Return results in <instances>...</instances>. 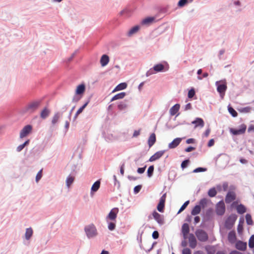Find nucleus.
I'll list each match as a JSON object with an SVG mask.
<instances>
[{
    "mask_svg": "<svg viewBox=\"0 0 254 254\" xmlns=\"http://www.w3.org/2000/svg\"><path fill=\"white\" fill-rule=\"evenodd\" d=\"M152 216L153 218L160 225H163L164 223V218L163 215L160 214L156 211H154L152 213Z\"/></svg>",
    "mask_w": 254,
    "mask_h": 254,
    "instance_id": "nucleus-10",
    "label": "nucleus"
},
{
    "mask_svg": "<svg viewBox=\"0 0 254 254\" xmlns=\"http://www.w3.org/2000/svg\"><path fill=\"white\" fill-rule=\"evenodd\" d=\"M192 124L195 125V127H196L198 126L202 127L204 125L203 120L199 118H196L194 121L192 122Z\"/></svg>",
    "mask_w": 254,
    "mask_h": 254,
    "instance_id": "nucleus-20",
    "label": "nucleus"
},
{
    "mask_svg": "<svg viewBox=\"0 0 254 254\" xmlns=\"http://www.w3.org/2000/svg\"><path fill=\"white\" fill-rule=\"evenodd\" d=\"M206 170V168L199 167V168H196L195 169H194L193 171V172H194V173H198V172H204Z\"/></svg>",
    "mask_w": 254,
    "mask_h": 254,
    "instance_id": "nucleus-49",
    "label": "nucleus"
},
{
    "mask_svg": "<svg viewBox=\"0 0 254 254\" xmlns=\"http://www.w3.org/2000/svg\"><path fill=\"white\" fill-rule=\"evenodd\" d=\"M141 186L140 185L137 186L134 188V192L136 193H138L141 190Z\"/></svg>",
    "mask_w": 254,
    "mask_h": 254,
    "instance_id": "nucleus-53",
    "label": "nucleus"
},
{
    "mask_svg": "<svg viewBox=\"0 0 254 254\" xmlns=\"http://www.w3.org/2000/svg\"><path fill=\"white\" fill-rule=\"evenodd\" d=\"M109 62V58L106 55H103L100 59V64L102 66H106Z\"/></svg>",
    "mask_w": 254,
    "mask_h": 254,
    "instance_id": "nucleus-21",
    "label": "nucleus"
},
{
    "mask_svg": "<svg viewBox=\"0 0 254 254\" xmlns=\"http://www.w3.org/2000/svg\"><path fill=\"white\" fill-rule=\"evenodd\" d=\"M24 147V146L22 144H21L20 145H19L17 148H16V150L18 151V152H20L21 151Z\"/></svg>",
    "mask_w": 254,
    "mask_h": 254,
    "instance_id": "nucleus-58",
    "label": "nucleus"
},
{
    "mask_svg": "<svg viewBox=\"0 0 254 254\" xmlns=\"http://www.w3.org/2000/svg\"><path fill=\"white\" fill-rule=\"evenodd\" d=\"M116 224L114 222H110L108 224V229L112 231L115 229Z\"/></svg>",
    "mask_w": 254,
    "mask_h": 254,
    "instance_id": "nucleus-47",
    "label": "nucleus"
},
{
    "mask_svg": "<svg viewBox=\"0 0 254 254\" xmlns=\"http://www.w3.org/2000/svg\"><path fill=\"white\" fill-rule=\"evenodd\" d=\"M194 223H197L200 221V218L199 216H195L194 219Z\"/></svg>",
    "mask_w": 254,
    "mask_h": 254,
    "instance_id": "nucleus-63",
    "label": "nucleus"
},
{
    "mask_svg": "<svg viewBox=\"0 0 254 254\" xmlns=\"http://www.w3.org/2000/svg\"><path fill=\"white\" fill-rule=\"evenodd\" d=\"M246 220L247 223L248 225H252L253 224V220L252 219L251 215L249 214H247L246 215Z\"/></svg>",
    "mask_w": 254,
    "mask_h": 254,
    "instance_id": "nucleus-40",
    "label": "nucleus"
},
{
    "mask_svg": "<svg viewBox=\"0 0 254 254\" xmlns=\"http://www.w3.org/2000/svg\"><path fill=\"white\" fill-rule=\"evenodd\" d=\"M216 85L217 86V91L219 93L221 97L223 98L227 89L226 80L216 81Z\"/></svg>",
    "mask_w": 254,
    "mask_h": 254,
    "instance_id": "nucleus-1",
    "label": "nucleus"
},
{
    "mask_svg": "<svg viewBox=\"0 0 254 254\" xmlns=\"http://www.w3.org/2000/svg\"><path fill=\"white\" fill-rule=\"evenodd\" d=\"M154 20L155 18L154 17H148L143 19L141 23L142 25H149L152 23Z\"/></svg>",
    "mask_w": 254,
    "mask_h": 254,
    "instance_id": "nucleus-24",
    "label": "nucleus"
},
{
    "mask_svg": "<svg viewBox=\"0 0 254 254\" xmlns=\"http://www.w3.org/2000/svg\"><path fill=\"white\" fill-rule=\"evenodd\" d=\"M127 84L126 83H125V82L121 83L118 84L115 87V88L113 90V92L122 90H124V89H126L127 88Z\"/></svg>",
    "mask_w": 254,
    "mask_h": 254,
    "instance_id": "nucleus-26",
    "label": "nucleus"
},
{
    "mask_svg": "<svg viewBox=\"0 0 254 254\" xmlns=\"http://www.w3.org/2000/svg\"><path fill=\"white\" fill-rule=\"evenodd\" d=\"M32 130V126L30 125L25 126L20 131V138H22L27 136L31 132Z\"/></svg>",
    "mask_w": 254,
    "mask_h": 254,
    "instance_id": "nucleus-7",
    "label": "nucleus"
},
{
    "mask_svg": "<svg viewBox=\"0 0 254 254\" xmlns=\"http://www.w3.org/2000/svg\"><path fill=\"white\" fill-rule=\"evenodd\" d=\"M229 112L234 117H236L238 116L237 112L232 107L229 106L228 108Z\"/></svg>",
    "mask_w": 254,
    "mask_h": 254,
    "instance_id": "nucleus-37",
    "label": "nucleus"
},
{
    "mask_svg": "<svg viewBox=\"0 0 254 254\" xmlns=\"http://www.w3.org/2000/svg\"><path fill=\"white\" fill-rule=\"evenodd\" d=\"M230 254H242V253H241L240 252H238L237 251H233L232 252H231Z\"/></svg>",
    "mask_w": 254,
    "mask_h": 254,
    "instance_id": "nucleus-64",
    "label": "nucleus"
},
{
    "mask_svg": "<svg viewBox=\"0 0 254 254\" xmlns=\"http://www.w3.org/2000/svg\"><path fill=\"white\" fill-rule=\"evenodd\" d=\"M146 168V166L142 167V168H139L137 169V173L139 174H142L144 172Z\"/></svg>",
    "mask_w": 254,
    "mask_h": 254,
    "instance_id": "nucleus-54",
    "label": "nucleus"
},
{
    "mask_svg": "<svg viewBox=\"0 0 254 254\" xmlns=\"http://www.w3.org/2000/svg\"><path fill=\"white\" fill-rule=\"evenodd\" d=\"M236 198V195L234 192L230 191L227 194L225 197V202L227 203H229Z\"/></svg>",
    "mask_w": 254,
    "mask_h": 254,
    "instance_id": "nucleus-16",
    "label": "nucleus"
},
{
    "mask_svg": "<svg viewBox=\"0 0 254 254\" xmlns=\"http://www.w3.org/2000/svg\"><path fill=\"white\" fill-rule=\"evenodd\" d=\"M200 205H196L192 209L191 214L192 215H196L197 214H198L200 212Z\"/></svg>",
    "mask_w": 254,
    "mask_h": 254,
    "instance_id": "nucleus-27",
    "label": "nucleus"
},
{
    "mask_svg": "<svg viewBox=\"0 0 254 254\" xmlns=\"http://www.w3.org/2000/svg\"><path fill=\"white\" fill-rule=\"evenodd\" d=\"M164 150L159 151L156 152L154 155L150 157L149 159V161L153 162L159 159L164 155Z\"/></svg>",
    "mask_w": 254,
    "mask_h": 254,
    "instance_id": "nucleus-14",
    "label": "nucleus"
},
{
    "mask_svg": "<svg viewBox=\"0 0 254 254\" xmlns=\"http://www.w3.org/2000/svg\"><path fill=\"white\" fill-rule=\"evenodd\" d=\"M208 202V199L205 198L201 199L199 202V205H200V207L204 208L207 205Z\"/></svg>",
    "mask_w": 254,
    "mask_h": 254,
    "instance_id": "nucleus-35",
    "label": "nucleus"
},
{
    "mask_svg": "<svg viewBox=\"0 0 254 254\" xmlns=\"http://www.w3.org/2000/svg\"><path fill=\"white\" fill-rule=\"evenodd\" d=\"M195 95V91L193 89H191L188 92V97L189 98H192Z\"/></svg>",
    "mask_w": 254,
    "mask_h": 254,
    "instance_id": "nucleus-46",
    "label": "nucleus"
},
{
    "mask_svg": "<svg viewBox=\"0 0 254 254\" xmlns=\"http://www.w3.org/2000/svg\"><path fill=\"white\" fill-rule=\"evenodd\" d=\"M59 118H60V116L58 114L55 115L53 117L52 121V124L53 125H55V124H56L58 122V121L59 119Z\"/></svg>",
    "mask_w": 254,
    "mask_h": 254,
    "instance_id": "nucleus-43",
    "label": "nucleus"
},
{
    "mask_svg": "<svg viewBox=\"0 0 254 254\" xmlns=\"http://www.w3.org/2000/svg\"><path fill=\"white\" fill-rule=\"evenodd\" d=\"M49 110L47 108H45L42 111L40 116L42 119H45L49 116Z\"/></svg>",
    "mask_w": 254,
    "mask_h": 254,
    "instance_id": "nucleus-33",
    "label": "nucleus"
},
{
    "mask_svg": "<svg viewBox=\"0 0 254 254\" xmlns=\"http://www.w3.org/2000/svg\"><path fill=\"white\" fill-rule=\"evenodd\" d=\"M127 107V104L123 102H120L118 105V108L120 110H125Z\"/></svg>",
    "mask_w": 254,
    "mask_h": 254,
    "instance_id": "nucleus-38",
    "label": "nucleus"
},
{
    "mask_svg": "<svg viewBox=\"0 0 254 254\" xmlns=\"http://www.w3.org/2000/svg\"><path fill=\"white\" fill-rule=\"evenodd\" d=\"M140 129L135 130L133 134V137H136L140 134Z\"/></svg>",
    "mask_w": 254,
    "mask_h": 254,
    "instance_id": "nucleus-56",
    "label": "nucleus"
},
{
    "mask_svg": "<svg viewBox=\"0 0 254 254\" xmlns=\"http://www.w3.org/2000/svg\"><path fill=\"white\" fill-rule=\"evenodd\" d=\"M195 150V148L193 147L190 146L185 149V151L187 152H190Z\"/></svg>",
    "mask_w": 254,
    "mask_h": 254,
    "instance_id": "nucleus-55",
    "label": "nucleus"
},
{
    "mask_svg": "<svg viewBox=\"0 0 254 254\" xmlns=\"http://www.w3.org/2000/svg\"><path fill=\"white\" fill-rule=\"evenodd\" d=\"M139 26H135L131 28L128 32V36H130L133 34L136 33L139 30Z\"/></svg>",
    "mask_w": 254,
    "mask_h": 254,
    "instance_id": "nucleus-32",
    "label": "nucleus"
},
{
    "mask_svg": "<svg viewBox=\"0 0 254 254\" xmlns=\"http://www.w3.org/2000/svg\"><path fill=\"white\" fill-rule=\"evenodd\" d=\"M228 240L231 243H233L235 242L236 239V234L234 231H231L228 234Z\"/></svg>",
    "mask_w": 254,
    "mask_h": 254,
    "instance_id": "nucleus-25",
    "label": "nucleus"
},
{
    "mask_svg": "<svg viewBox=\"0 0 254 254\" xmlns=\"http://www.w3.org/2000/svg\"><path fill=\"white\" fill-rule=\"evenodd\" d=\"M191 105L190 103L187 104L185 106L186 110H190V109H191Z\"/></svg>",
    "mask_w": 254,
    "mask_h": 254,
    "instance_id": "nucleus-61",
    "label": "nucleus"
},
{
    "mask_svg": "<svg viewBox=\"0 0 254 254\" xmlns=\"http://www.w3.org/2000/svg\"><path fill=\"white\" fill-rule=\"evenodd\" d=\"M237 212L239 214H243L246 211V208L242 204L238 205L236 208Z\"/></svg>",
    "mask_w": 254,
    "mask_h": 254,
    "instance_id": "nucleus-29",
    "label": "nucleus"
},
{
    "mask_svg": "<svg viewBox=\"0 0 254 254\" xmlns=\"http://www.w3.org/2000/svg\"><path fill=\"white\" fill-rule=\"evenodd\" d=\"M189 162V160H186L183 161L182 164H181V167L183 169L186 168Z\"/></svg>",
    "mask_w": 254,
    "mask_h": 254,
    "instance_id": "nucleus-51",
    "label": "nucleus"
},
{
    "mask_svg": "<svg viewBox=\"0 0 254 254\" xmlns=\"http://www.w3.org/2000/svg\"><path fill=\"white\" fill-rule=\"evenodd\" d=\"M189 203H190V201L189 200H188V201H186L183 204V205L181 206V207L180 208V210L178 211V213H179L183 211L187 207V206L188 205Z\"/></svg>",
    "mask_w": 254,
    "mask_h": 254,
    "instance_id": "nucleus-42",
    "label": "nucleus"
},
{
    "mask_svg": "<svg viewBox=\"0 0 254 254\" xmlns=\"http://www.w3.org/2000/svg\"><path fill=\"white\" fill-rule=\"evenodd\" d=\"M247 128V126L245 124L241 125L238 129L231 128L230 129V132L233 135H237L244 134Z\"/></svg>",
    "mask_w": 254,
    "mask_h": 254,
    "instance_id": "nucleus-6",
    "label": "nucleus"
},
{
    "mask_svg": "<svg viewBox=\"0 0 254 254\" xmlns=\"http://www.w3.org/2000/svg\"><path fill=\"white\" fill-rule=\"evenodd\" d=\"M237 216L235 214H233L229 216L225 221V227L228 229H231L233 227L234 224H235V222L237 220Z\"/></svg>",
    "mask_w": 254,
    "mask_h": 254,
    "instance_id": "nucleus-5",
    "label": "nucleus"
},
{
    "mask_svg": "<svg viewBox=\"0 0 254 254\" xmlns=\"http://www.w3.org/2000/svg\"><path fill=\"white\" fill-rule=\"evenodd\" d=\"M100 186V182L99 181H97L95 182L91 187V191L93 192H95L98 190Z\"/></svg>",
    "mask_w": 254,
    "mask_h": 254,
    "instance_id": "nucleus-30",
    "label": "nucleus"
},
{
    "mask_svg": "<svg viewBox=\"0 0 254 254\" xmlns=\"http://www.w3.org/2000/svg\"><path fill=\"white\" fill-rule=\"evenodd\" d=\"M248 131H253L254 132V125H252L248 128Z\"/></svg>",
    "mask_w": 254,
    "mask_h": 254,
    "instance_id": "nucleus-62",
    "label": "nucleus"
},
{
    "mask_svg": "<svg viewBox=\"0 0 254 254\" xmlns=\"http://www.w3.org/2000/svg\"><path fill=\"white\" fill-rule=\"evenodd\" d=\"M180 106L179 104H177L171 108L169 113L171 116H174L179 111Z\"/></svg>",
    "mask_w": 254,
    "mask_h": 254,
    "instance_id": "nucleus-19",
    "label": "nucleus"
},
{
    "mask_svg": "<svg viewBox=\"0 0 254 254\" xmlns=\"http://www.w3.org/2000/svg\"><path fill=\"white\" fill-rule=\"evenodd\" d=\"M182 254H191V252L190 249L185 248L182 250Z\"/></svg>",
    "mask_w": 254,
    "mask_h": 254,
    "instance_id": "nucleus-50",
    "label": "nucleus"
},
{
    "mask_svg": "<svg viewBox=\"0 0 254 254\" xmlns=\"http://www.w3.org/2000/svg\"><path fill=\"white\" fill-rule=\"evenodd\" d=\"M195 234L198 240L200 242H206L208 239V236L207 233L203 230H196Z\"/></svg>",
    "mask_w": 254,
    "mask_h": 254,
    "instance_id": "nucleus-3",
    "label": "nucleus"
},
{
    "mask_svg": "<svg viewBox=\"0 0 254 254\" xmlns=\"http://www.w3.org/2000/svg\"><path fill=\"white\" fill-rule=\"evenodd\" d=\"M166 194L164 193L160 198L159 202L157 205V210L160 212H163L164 211L165 203L166 201Z\"/></svg>",
    "mask_w": 254,
    "mask_h": 254,
    "instance_id": "nucleus-11",
    "label": "nucleus"
},
{
    "mask_svg": "<svg viewBox=\"0 0 254 254\" xmlns=\"http://www.w3.org/2000/svg\"><path fill=\"white\" fill-rule=\"evenodd\" d=\"M225 212V205L223 201H219L216 206V212L218 215H222Z\"/></svg>",
    "mask_w": 254,
    "mask_h": 254,
    "instance_id": "nucleus-8",
    "label": "nucleus"
},
{
    "mask_svg": "<svg viewBox=\"0 0 254 254\" xmlns=\"http://www.w3.org/2000/svg\"><path fill=\"white\" fill-rule=\"evenodd\" d=\"M85 90V86L84 84H81L77 86L75 93L77 95L82 94Z\"/></svg>",
    "mask_w": 254,
    "mask_h": 254,
    "instance_id": "nucleus-22",
    "label": "nucleus"
},
{
    "mask_svg": "<svg viewBox=\"0 0 254 254\" xmlns=\"http://www.w3.org/2000/svg\"><path fill=\"white\" fill-rule=\"evenodd\" d=\"M73 181H74V177H73L72 176L68 177L67 178L66 181V183L67 186L68 187H69L72 184Z\"/></svg>",
    "mask_w": 254,
    "mask_h": 254,
    "instance_id": "nucleus-39",
    "label": "nucleus"
},
{
    "mask_svg": "<svg viewBox=\"0 0 254 254\" xmlns=\"http://www.w3.org/2000/svg\"><path fill=\"white\" fill-rule=\"evenodd\" d=\"M188 2V0H180L178 5L180 7L184 6Z\"/></svg>",
    "mask_w": 254,
    "mask_h": 254,
    "instance_id": "nucleus-48",
    "label": "nucleus"
},
{
    "mask_svg": "<svg viewBox=\"0 0 254 254\" xmlns=\"http://www.w3.org/2000/svg\"><path fill=\"white\" fill-rule=\"evenodd\" d=\"M84 230L87 237L89 238L94 237L97 235V229L93 224L86 226Z\"/></svg>",
    "mask_w": 254,
    "mask_h": 254,
    "instance_id": "nucleus-2",
    "label": "nucleus"
},
{
    "mask_svg": "<svg viewBox=\"0 0 254 254\" xmlns=\"http://www.w3.org/2000/svg\"><path fill=\"white\" fill-rule=\"evenodd\" d=\"M119 212V209L118 208L115 207L113 208L109 213L107 217V219H109L111 220H115L117 216V214Z\"/></svg>",
    "mask_w": 254,
    "mask_h": 254,
    "instance_id": "nucleus-12",
    "label": "nucleus"
},
{
    "mask_svg": "<svg viewBox=\"0 0 254 254\" xmlns=\"http://www.w3.org/2000/svg\"><path fill=\"white\" fill-rule=\"evenodd\" d=\"M182 140V138H176L174 139L171 143L168 145V147L170 149H173L178 146L181 143Z\"/></svg>",
    "mask_w": 254,
    "mask_h": 254,
    "instance_id": "nucleus-15",
    "label": "nucleus"
},
{
    "mask_svg": "<svg viewBox=\"0 0 254 254\" xmlns=\"http://www.w3.org/2000/svg\"><path fill=\"white\" fill-rule=\"evenodd\" d=\"M33 235V230L31 228H27L26 230L25 237L26 240H29Z\"/></svg>",
    "mask_w": 254,
    "mask_h": 254,
    "instance_id": "nucleus-31",
    "label": "nucleus"
},
{
    "mask_svg": "<svg viewBox=\"0 0 254 254\" xmlns=\"http://www.w3.org/2000/svg\"><path fill=\"white\" fill-rule=\"evenodd\" d=\"M249 246L252 249L254 248V235H252L249 239Z\"/></svg>",
    "mask_w": 254,
    "mask_h": 254,
    "instance_id": "nucleus-41",
    "label": "nucleus"
},
{
    "mask_svg": "<svg viewBox=\"0 0 254 254\" xmlns=\"http://www.w3.org/2000/svg\"><path fill=\"white\" fill-rule=\"evenodd\" d=\"M126 94L125 92H121L115 95L111 99V101H113L118 99H121L125 97Z\"/></svg>",
    "mask_w": 254,
    "mask_h": 254,
    "instance_id": "nucleus-28",
    "label": "nucleus"
},
{
    "mask_svg": "<svg viewBox=\"0 0 254 254\" xmlns=\"http://www.w3.org/2000/svg\"><path fill=\"white\" fill-rule=\"evenodd\" d=\"M194 141H195L194 139H193V138H189V139H188L186 140V143L187 144L193 143H194Z\"/></svg>",
    "mask_w": 254,
    "mask_h": 254,
    "instance_id": "nucleus-57",
    "label": "nucleus"
},
{
    "mask_svg": "<svg viewBox=\"0 0 254 254\" xmlns=\"http://www.w3.org/2000/svg\"><path fill=\"white\" fill-rule=\"evenodd\" d=\"M238 233H241L243 230V225L241 224H239L238 226Z\"/></svg>",
    "mask_w": 254,
    "mask_h": 254,
    "instance_id": "nucleus-60",
    "label": "nucleus"
},
{
    "mask_svg": "<svg viewBox=\"0 0 254 254\" xmlns=\"http://www.w3.org/2000/svg\"><path fill=\"white\" fill-rule=\"evenodd\" d=\"M156 142V135L152 133L149 136L148 140V144L149 147H151Z\"/></svg>",
    "mask_w": 254,
    "mask_h": 254,
    "instance_id": "nucleus-23",
    "label": "nucleus"
},
{
    "mask_svg": "<svg viewBox=\"0 0 254 254\" xmlns=\"http://www.w3.org/2000/svg\"><path fill=\"white\" fill-rule=\"evenodd\" d=\"M164 66L161 64H156L152 68L148 70L146 73L147 76H149L152 74H155L156 72H161L163 70Z\"/></svg>",
    "mask_w": 254,
    "mask_h": 254,
    "instance_id": "nucleus-4",
    "label": "nucleus"
},
{
    "mask_svg": "<svg viewBox=\"0 0 254 254\" xmlns=\"http://www.w3.org/2000/svg\"><path fill=\"white\" fill-rule=\"evenodd\" d=\"M247 244L246 242H243L239 241L236 243V248L240 251H245L247 249Z\"/></svg>",
    "mask_w": 254,
    "mask_h": 254,
    "instance_id": "nucleus-17",
    "label": "nucleus"
},
{
    "mask_svg": "<svg viewBox=\"0 0 254 254\" xmlns=\"http://www.w3.org/2000/svg\"><path fill=\"white\" fill-rule=\"evenodd\" d=\"M152 237L154 239H157L159 237V233L157 231H155L152 233Z\"/></svg>",
    "mask_w": 254,
    "mask_h": 254,
    "instance_id": "nucleus-52",
    "label": "nucleus"
},
{
    "mask_svg": "<svg viewBox=\"0 0 254 254\" xmlns=\"http://www.w3.org/2000/svg\"><path fill=\"white\" fill-rule=\"evenodd\" d=\"M88 102H86L82 107H81L76 112L75 115V118H77V116L81 114L85 108L87 106Z\"/></svg>",
    "mask_w": 254,
    "mask_h": 254,
    "instance_id": "nucleus-34",
    "label": "nucleus"
},
{
    "mask_svg": "<svg viewBox=\"0 0 254 254\" xmlns=\"http://www.w3.org/2000/svg\"><path fill=\"white\" fill-rule=\"evenodd\" d=\"M42 176V169H41L38 172V173L36 176V181L37 182H38L41 179Z\"/></svg>",
    "mask_w": 254,
    "mask_h": 254,
    "instance_id": "nucleus-45",
    "label": "nucleus"
},
{
    "mask_svg": "<svg viewBox=\"0 0 254 254\" xmlns=\"http://www.w3.org/2000/svg\"><path fill=\"white\" fill-rule=\"evenodd\" d=\"M40 103V101H32L27 105L26 109L30 112H33L38 108Z\"/></svg>",
    "mask_w": 254,
    "mask_h": 254,
    "instance_id": "nucleus-9",
    "label": "nucleus"
},
{
    "mask_svg": "<svg viewBox=\"0 0 254 254\" xmlns=\"http://www.w3.org/2000/svg\"><path fill=\"white\" fill-rule=\"evenodd\" d=\"M153 171H154V166H150L148 168V170H147V175H148V177H150L151 176H152L153 173Z\"/></svg>",
    "mask_w": 254,
    "mask_h": 254,
    "instance_id": "nucleus-44",
    "label": "nucleus"
},
{
    "mask_svg": "<svg viewBox=\"0 0 254 254\" xmlns=\"http://www.w3.org/2000/svg\"><path fill=\"white\" fill-rule=\"evenodd\" d=\"M217 194V191L215 188H213L210 189L208 192V195L210 197H214Z\"/></svg>",
    "mask_w": 254,
    "mask_h": 254,
    "instance_id": "nucleus-36",
    "label": "nucleus"
},
{
    "mask_svg": "<svg viewBox=\"0 0 254 254\" xmlns=\"http://www.w3.org/2000/svg\"><path fill=\"white\" fill-rule=\"evenodd\" d=\"M189 246L191 249H194L197 246V241L195 236L192 234H190L189 236Z\"/></svg>",
    "mask_w": 254,
    "mask_h": 254,
    "instance_id": "nucleus-13",
    "label": "nucleus"
},
{
    "mask_svg": "<svg viewBox=\"0 0 254 254\" xmlns=\"http://www.w3.org/2000/svg\"><path fill=\"white\" fill-rule=\"evenodd\" d=\"M214 139H211L208 143V146L211 147V146H213L214 145Z\"/></svg>",
    "mask_w": 254,
    "mask_h": 254,
    "instance_id": "nucleus-59",
    "label": "nucleus"
},
{
    "mask_svg": "<svg viewBox=\"0 0 254 254\" xmlns=\"http://www.w3.org/2000/svg\"><path fill=\"white\" fill-rule=\"evenodd\" d=\"M189 232L190 228L189 225L187 223H184L182 227V232L185 239L187 238Z\"/></svg>",
    "mask_w": 254,
    "mask_h": 254,
    "instance_id": "nucleus-18",
    "label": "nucleus"
}]
</instances>
